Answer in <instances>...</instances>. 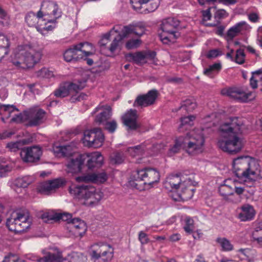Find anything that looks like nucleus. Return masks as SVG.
<instances>
[{
  "instance_id": "2eb2a0df",
  "label": "nucleus",
  "mask_w": 262,
  "mask_h": 262,
  "mask_svg": "<svg viewBox=\"0 0 262 262\" xmlns=\"http://www.w3.org/2000/svg\"><path fill=\"white\" fill-rule=\"evenodd\" d=\"M115 33H119L120 31L123 33L124 36H127L133 33L137 36H140L143 35L146 30V25L143 22L133 23L127 26L116 25L113 28Z\"/></svg>"
},
{
  "instance_id": "f257e3e1",
  "label": "nucleus",
  "mask_w": 262,
  "mask_h": 262,
  "mask_svg": "<svg viewBox=\"0 0 262 262\" xmlns=\"http://www.w3.org/2000/svg\"><path fill=\"white\" fill-rule=\"evenodd\" d=\"M242 122L238 117H230L220 126L221 136L217 146L223 151L233 155L239 152L244 146L242 139L239 137L241 134Z\"/></svg>"
},
{
  "instance_id": "338daca9",
  "label": "nucleus",
  "mask_w": 262,
  "mask_h": 262,
  "mask_svg": "<svg viewBox=\"0 0 262 262\" xmlns=\"http://www.w3.org/2000/svg\"><path fill=\"white\" fill-rule=\"evenodd\" d=\"M138 239L142 245L147 244L149 242L147 234L142 231L139 232Z\"/></svg>"
},
{
  "instance_id": "79ce46f5",
  "label": "nucleus",
  "mask_w": 262,
  "mask_h": 262,
  "mask_svg": "<svg viewBox=\"0 0 262 262\" xmlns=\"http://www.w3.org/2000/svg\"><path fill=\"white\" fill-rule=\"evenodd\" d=\"M26 142L24 140H19L16 142H11L7 144L8 148L11 151L15 152L19 149H23V147L25 144Z\"/></svg>"
},
{
  "instance_id": "49530a36",
  "label": "nucleus",
  "mask_w": 262,
  "mask_h": 262,
  "mask_svg": "<svg viewBox=\"0 0 262 262\" xmlns=\"http://www.w3.org/2000/svg\"><path fill=\"white\" fill-rule=\"evenodd\" d=\"M127 151L131 156L135 157L142 155L144 152V149L142 145H137L128 148Z\"/></svg>"
},
{
  "instance_id": "8fccbe9b",
  "label": "nucleus",
  "mask_w": 262,
  "mask_h": 262,
  "mask_svg": "<svg viewBox=\"0 0 262 262\" xmlns=\"http://www.w3.org/2000/svg\"><path fill=\"white\" fill-rule=\"evenodd\" d=\"M70 92L77 93L79 91L82 90L85 86V81H79L77 83L69 82Z\"/></svg>"
},
{
  "instance_id": "6e6d98bb",
  "label": "nucleus",
  "mask_w": 262,
  "mask_h": 262,
  "mask_svg": "<svg viewBox=\"0 0 262 262\" xmlns=\"http://www.w3.org/2000/svg\"><path fill=\"white\" fill-rule=\"evenodd\" d=\"M93 174L95 176L94 183H103L107 180L108 177L105 172L97 173H93Z\"/></svg>"
},
{
  "instance_id": "09e8293b",
  "label": "nucleus",
  "mask_w": 262,
  "mask_h": 262,
  "mask_svg": "<svg viewBox=\"0 0 262 262\" xmlns=\"http://www.w3.org/2000/svg\"><path fill=\"white\" fill-rule=\"evenodd\" d=\"M113 32H115L114 30H113V28L109 32L106 33L104 35L103 37L99 41V44L101 47V50L102 51H105V50H107V47H106L107 43L109 42L110 37L111 35V34Z\"/></svg>"
},
{
  "instance_id": "ddd939ff",
  "label": "nucleus",
  "mask_w": 262,
  "mask_h": 262,
  "mask_svg": "<svg viewBox=\"0 0 262 262\" xmlns=\"http://www.w3.org/2000/svg\"><path fill=\"white\" fill-rule=\"evenodd\" d=\"M104 141V136L100 128H95L84 133L83 143L88 147L99 148Z\"/></svg>"
},
{
  "instance_id": "6ab92c4d",
  "label": "nucleus",
  "mask_w": 262,
  "mask_h": 262,
  "mask_svg": "<svg viewBox=\"0 0 262 262\" xmlns=\"http://www.w3.org/2000/svg\"><path fill=\"white\" fill-rule=\"evenodd\" d=\"M159 93L156 89L149 91L146 94L138 95L136 98L133 106L135 107L143 108L154 104Z\"/></svg>"
},
{
  "instance_id": "a18cd8bd",
  "label": "nucleus",
  "mask_w": 262,
  "mask_h": 262,
  "mask_svg": "<svg viewBox=\"0 0 262 262\" xmlns=\"http://www.w3.org/2000/svg\"><path fill=\"white\" fill-rule=\"evenodd\" d=\"M38 78H50L54 76L53 72L46 68H43L35 72Z\"/></svg>"
},
{
  "instance_id": "f704fd0d",
  "label": "nucleus",
  "mask_w": 262,
  "mask_h": 262,
  "mask_svg": "<svg viewBox=\"0 0 262 262\" xmlns=\"http://www.w3.org/2000/svg\"><path fill=\"white\" fill-rule=\"evenodd\" d=\"M144 52H137L134 53H129L126 57L129 61H133L137 64L144 63L146 62Z\"/></svg>"
},
{
  "instance_id": "a19ab883",
  "label": "nucleus",
  "mask_w": 262,
  "mask_h": 262,
  "mask_svg": "<svg viewBox=\"0 0 262 262\" xmlns=\"http://www.w3.org/2000/svg\"><path fill=\"white\" fill-rule=\"evenodd\" d=\"M216 242L220 244L222 250L225 251H230L233 249V246L227 238L223 237H218L216 240Z\"/></svg>"
},
{
  "instance_id": "423d86ee",
  "label": "nucleus",
  "mask_w": 262,
  "mask_h": 262,
  "mask_svg": "<svg viewBox=\"0 0 262 262\" xmlns=\"http://www.w3.org/2000/svg\"><path fill=\"white\" fill-rule=\"evenodd\" d=\"M8 229L15 233L26 231L31 226L29 213L27 210H16L12 212L6 222Z\"/></svg>"
},
{
  "instance_id": "bb28decb",
  "label": "nucleus",
  "mask_w": 262,
  "mask_h": 262,
  "mask_svg": "<svg viewBox=\"0 0 262 262\" xmlns=\"http://www.w3.org/2000/svg\"><path fill=\"white\" fill-rule=\"evenodd\" d=\"M247 24L245 21H241L230 28L226 34L227 39L232 40L241 31L246 30Z\"/></svg>"
},
{
  "instance_id": "412c9836",
  "label": "nucleus",
  "mask_w": 262,
  "mask_h": 262,
  "mask_svg": "<svg viewBox=\"0 0 262 262\" xmlns=\"http://www.w3.org/2000/svg\"><path fill=\"white\" fill-rule=\"evenodd\" d=\"M42 154L41 148L33 146L24 148L20 151V157L25 162H35L39 160Z\"/></svg>"
},
{
  "instance_id": "7ed1b4c3",
  "label": "nucleus",
  "mask_w": 262,
  "mask_h": 262,
  "mask_svg": "<svg viewBox=\"0 0 262 262\" xmlns=\"http://www.w3.org/2000/svg\"><path fill=\"white\" fill-rule=\"evenodd\" d=\"M233 167L236 176L254 181L259 172V166L254 160L247 157H240L233 162Z\"/></svg>"
},
{
  "instance_id": "4c0bfd02",
  "label": "nucleus",
  "mask_w": 262,
  "mask_h": 262,
  "mask_svg": "<svg viewBox=\"0 0 262 262\" xmlns=\"http://www.w3.org/2000/svg\"><path fill=\"white\" fill-rule=\"evenodd\" d=\"M228 180L224 181V184L220 185L219 188V192L221 195L225 199H227L228 196L233 194V189L226 183Z\"/></svg>"
},
{
  "instance_id": "1a4fd4ad",
  "label": "nucleus",
  "mask_w": 262,
  "mask_h": 262,
  "mask_svg": "<svg viewBox=\"0 0 262 262\" xmlns=\"http://www.w3.org/2000/svg\"><path fill=\"white\" fill-rule=\"evenodd\" d=\"M204 142L202 131L193 130L184 137V149L189 155H196L203 151Z\"/></svg>"
},
{
  "instance_id": "f3484780",
  "label": "nucleus",
  "mask_w": 262,
  "mask_h": 262,
  "mask_svg": "<svg viewBox=\"0 0 262 262\" xmlns=\"http://www.w3.org/2000/svg\"><path fill=\"white\" fill-rule=\"evenodd\" d=\"M133 8L140 13L154 12L159 7L160 0H130Z\"/></svg>"
},
{
  "instance_id": "ea45409f",
  "label": "nucleus",
  "mask_w": 262,
  "mask_h": 262,
  "mask_svg": "<svg viewBox=\"0 0 262 262\" xmlns=\"http://www.w3.org/2000/svg\"><path fill=\"white\" fill-rule=\"evenodd\" d=\"M252 238L259 245L262 246V221L259 223L258 226L256 227L252 232Z\"/></svg>"
},
{
  "instance_id": "cd10ccee",
  "label": "nucleus",
  "mask_w": 262,
  "mask_h": 262,
  "mask_svg": "<svg viewBox=\"0 0 262 262\" xmlns=\"http://www.w3.org/2000/svg\"><path fill=\"white\" fill-rule=\"evenodd\" d=\"M241 212L238 213V217L242 221H246L252 220L254 215L255 211L253 207L249 204H245L242 206Z\"/></svg>"
},
{
  "instance_id": "4468645a",
  "label": "nucleus",
  "mask_w": 262,
  "mask_h": 262,
  "mask_svg": "<svg viewBox=\"0 0 262 262\" xmlns=\"http://www.w3.org/2000/svg\"><path fill=\"white\" fill-rule=\"evenodd\" d=\"M66 183L65 178L59 177L40 183L37 187V190L38 192L42 194L50 195L55 193L58 189L63 188Z\"/></svg>"
},
{
  "instance_id": "a878e982",
  "label": "nucleus",
  "mask_w": 262,
  "mask_h": 262,
  "mask_svg": "<svg viewBox=\"0 0 262 262\" xmlns=\"http://www.w3.org/2000/svg\"><path fill=\"white\" fill-rule=\"evenodd\" d=\"M45 255L37 259L38 262H62L64 260L62 253L58 250L53 252H47Z\"/></svg>"
},
{
  "instance_id": "393cba45",
  "label": "nucleus",
  "mask_w": 262,
  "mask_h": 262,
  "mask_svg": "<svg viewBox=\"0 0 262 262\" xmlns=\"http://www.w3.org/2000/svg\"><path fill=\"white\" fill-rule=\"evenodd\" d=\"M84 164L82 155H78L75 158L70 160L67 164V171L68 173H76L81 171Z\"/></svg>"
},
{
  "instance_id": "3c124183",
  "label": "nucleus",
  "mask_w": 262,
  "mask_h": 262,
  "mask_svg": "<svg viewBox=\"0 0 262 262\" xmlns=\"http://www.w3.org/2000/svg\"><path fill=\"white\" fill-rule=\"evenodd\" d=\"M195 119V117L192 115L187 117H182L181 119V123L179 127V129H181L184 126H191L193 125V121Z\"/></svg>"
},
{
  "instance_id": "20e7f679",
  "label": "nucleus",
  "mask_w": 262,
  "mask_h": 262,
  "mask_svg": "<svg viewBox=\"0 0 262 262\" xmlns=\"http://www.w3.org/2000/svg\"><path fill=\"white\" fill-rule=\"evenodd\" d=\"M69 192L76 198L85 200L90 205L97 204L103 197L102 192L91 185L70 187Z\"/></svg>"
},
{
  "instance_id": "9b49d317",
  "label": "nucleus",
  "mask_w": 262,
  "mask_h": 262,
  "mask_svg": "<svg viewBox=\"0 0 262 262\" xmlns=\"http://www.w3.org/2000/svg\"><path fill=\"white\" fill-rule=\"evenodd\" d=\"M88 48L92 49V46L87 42H80L74 45L64 52V59L67 62L78 61L82 59L84 56L92 55L93 53L91 51H88Z\"/></svg>"
},
{
  "instance_id": "dca6fc26",
  "label": "nucleus",
  "mask_w": 262,
  "mask_h": 262,
  "mask_svg": "<svg viewBox=\"0 0 262 262\" xmlns=\"http://www.w3.org/2000/svg\"><path fill=\"white\" fill-rule=\"evenodd\" d=\"M61 11L57 4L53 1H44L41 4L40 10L38 11L39 17L49 16L53 19L48 20L49 22H55L57 18L61 16Z\"/></svg>"
},
{
  "instance_id": "e2e57ef3",
  "label": "nucleus",
  "mask_w": 262,
  "mask_h": 262,
  "mask_svg": "<svg viewBox=\"0 0 262 262\" xmlns=\"http://www.w3.org/2000/svg\"><path fill=\"white\" fill-rule=\"evenodd\" d=\"M11 169L12 166L0 159V177H2L5 172L9 171Z\"/></svg>"
},
{
  "instance_id": "603ef678",
  "label": "nucleus",
  "mask_w": 262,
  "mask_h": 262,
  "mask_svg": "<svg viewBox=\"0 0 262 262\" xmlns=\"http://www.w3.org/2000/svg\"><path fill=\"white\" fill-rule=\"evenodd\" d=\"M95 176L93 173H88L76 178V180L78 182L94 183Z\"/></svg>"
},
{
  "instance_id": "c03bdc74",
  "label": "nucleus",
  "mask_w": 262,
  "mask_h": 262,
  "mask_svg": "<svg viewBox=\"0 0 262 262\" xmlns=\"http://www.w3.org/2000/svg\"><path fill=\"white\" fill-rule=\"evenodd\" d=\"M196 106V103L193 99H188L183 101L181 105V107H184L188 112L193 111Z\"/></svg>"
},
{
  "instance_id": "c9c22d12",
  "label": "nucleus",
  "mask_w": 262,
  "mask_h": 262,
  "mask_svg": "<svg viewBox=\"0 0 262 262\" xmlns=\"http://www.w3.org/2000/svg\"><path fill=\"white\" fill-rule=\"evenodd\" d=\"M69 82H66L61 84L54 92V95L57 97H65L70 93Z\"/></svg>"
},
{
  "instance_id": "13d9d810",
  "label": "nucleus",
  "mask_w": 262,
  "mask_h": 262,
  "mask_svg": "<svg viewBox=\"0 0 262 262\" xmlns=\"http://www.w3.org/2000/svg\"><path fill=\"white\" fill-rule=\"evenodd\" d=\"M58 221L62 220L67 222V226L70 223L73 221L74 219L72 218V214L68 213H58Z\"/></svg>"
},
{
  "instance_id": "b1692460",
  "label": "nucleus",
  "mask_w": 262,
  "mask_h": 262,
  "mask_svg": "<svg viewBox=\"0 0 262 262\" xmlns=\"http://www.w3.org/2000/svg\"><path fill=\"white\" fill-rule=\"evenodd\" d=\"M102 109V112L96 115L95 119V121L99 124L105 123L112 115V108L110 105L98 106L96 108V112Z\"/></svg>"
},
{
  "instance_id": "2f4dec72",
  "label": "nucleus",
  "mask_w": 262,
  "mask_h": 262,
  "mask_svg": "<svg viewBox=\"0 0 262 262\" xmlns=\"http://www.w3.org/2000/svg\"><path fill=\"white\" fill-rule=\"evenodd\" d=\"M117 33V36L114 38L110 46L107 48V50L110 53V55H113L115 52L119 48L120 42L126 37V36H124L123 33L121 32V31Z\"/></svg>"
},
{
  "instance_id": "c756f323",
  "label": "nucleus",
  "mask_w": 262,
  "mask_h": 262,
  "mask_svg": "<svg viewBox=\"0 0 262 262\" xmlns=\"http://www.w3.org/2000/svg\"><path fill=\"white\" fill-rule=\"evenodd\" d=\"M42 18L43 17H39L38 12L36 14L34 12H29L26 15L25 21L29 27L38 28L41 26L39 24V20Z\"/></svg>"
},
{
  "instance_id": "f03ea898",
  "label": "nucleus",
  "mask_w": 262,
  "mask_h": 262,
  "mask_svg": "<svg viewBox=\"0 0 262 262\" xmlns=\"http://www.w3.org/2000/svg\"><path fill=\"white\" fill-rule=\"evenodd\" d=\"M160 178V173L156 169L147 167L133 171L129 183L141 191L153 187L155 184L159 183Z\"/></svg>"
},
{
  "instance_id": "39448f33",
  "label": "nucleus",
  "mask_w": 262,
  "mask_h": 262,
  "mask_svg": "<svg viewBox=\"0 0 262 262\" xmlns=\"http://www.w3.org/2000/svg\"><path fill=\"white\" fill-rule=\"evenodd\" d=\"M42 55L40 50L26 46L24 50H20L18 59L13 60L12 63L18 68L25 69L32 68L40 61Z\"/></svg>"
},
{
  "instance_id": "4d7b16f0",
  "label": "nucleus",
  "mask_w": 262,
  "mask_h": 262,
  "mask_svg": "<svg viewBox=\"0 0 262 262\" xmlns=\"http://www.w3.org/2000/svg\"><path fill=\"white\" fill-rule=\"evenodd\" d=\"M4 109V112L5 114H8L7 118L10 117V115L11 113L14 112L15 111H18V109L15 107V106L13 105H5V104H1L0 105V109Z\"/></svg>"
},
{
  "instance_id": "e433bc0d",
  "label": "nucleus",
  "mask_w": 262,
  "mask_h": 262,
  "mask_svg": "<svg viewBox=\"0 0 262 262\" xmlns=\"http://www.w3.org/2000/svg\"><path fill=\"white\" fill-rule=\"evenodd\" d=\"M222 66L220 63H215L210 66L204 71V74L210 78H214V76L221 70Z\"/></svg>"
},
{
  "instance_id": "de8ad7c7",
  "label": "nucleus",
  "mask_w": 262,
  "mask_h": 262,
  "mask_svg": "<svg viewBox=\"0 0 262 262\" xmlns=\"http://www.w3.org/2000/svg\"><path fill=\"white\" fill-rule=\"evenodd\" d=\"M185 225L184 226V229L186 232L191 234L193 232L194 229V221L189 216H187L185 219Z\"/></svg>"
},
{
  "instance_id": "bf43d9fd",
  "label": "nucleus",
  "mask_w": 262,
  "mask_h": 262,
  "mask_svg": "<svg viewBox=\"0 0 262 262\" xmlns=\"http://www.w3.org/2000/svg\"><path fill=\"white\" fill-rule=\"evenodd\" d=\"M245 53L243 49H238L236 52L235 61L238 64H243L245 61Z\"/></svg>"
},
{
  "instance_id": "72a5a7b5",
  "label": "nucleus",
  "mask_w": 262,
  "mask_h": 262,
  "mask_svg": "<svg viewBox=\"0 0 262 262\" xmlns=\"http://www.w3.org/2000/svg\"><path fill=\"white\" fill-rule=\"evenodd\" d=\"M87 258L83 254L78 252H72L64 258L62 262H86Z\"/></svg>"
},
{
  "instance_id": "7c9ffc66",
  "label": "nucleus",
  "mask_w": 262,
  "mask_h": 262,
  "mask_svg": "<svg viewBox=\"0 0 262 262\" xmlns=\"http://www.w3.org/2000/svg\"><path fill=\"white\" fill-rule=\"evenodd\" d=\"M184 137L180 136L174 140V144L169 149L168 154L172 156L179 152L182 148H184Z\"/></svg>"
},
{
  "instance_id": "37998d69",
  "label": "nucleus",
  "mask_w": 262,
  "mask_h": 262,
  "mask_svg": "<svg viewBox=\"0 0 262 262\" xmlns=\"http://www.w3.org/2000/svg\"><path fill=\"white\" fill-rule=\"evenodd\" d=\"M58 213L45 212L41 214V218L47 223H52L58 221Z\"/></svg>"
},
{
  "instance_id": "864d4df0",
  "label": "nucleus",
  "mask_w": 262,
  "mask_h": 262,
  "mask_svg": "<svg viewBox=\"0 0 262 262\" xmlns=\"http://www.w3.org/2000/svg\"><path fill=\"white\" fill-rule=\"evenodd\" d=\"M10 46V41L8 37L0 33V49L4 51L5 49L8 50V49Z\"/></svg>"
},
{
  "instance_id": "473e14b6",
  "label": "nucleus",
  "mask_w": 262,
  "mask_h": 262,
  "mask_svg": "<svg viewBox=\"0 0 262 262\" xmlns=\"http://www.w3.org/2000/svg\"><path fill=\"white\" fill-rule=\"evenodd\" d=\"M32 179L29 176H25L16 178L12 183V187L14 189L16 188H26L31 183Z\"/></svg>"
},
{
  "instance_id": "69168bd1",
  "label": "nucleus",
  "mask_w": 262,
  "mask_h": 262,
  "mask_svg": "<svg viewBox=\"0 0 262 262\" xmlns=\"http://www.w3.org/2000/svg\"><path fill=\"white\" fill-rule=\"evenodd\" d=\"M144 56H145V59H148L149 60H152V63L155 64H157L156 62L157 59L156 58V53L155 51H147L146 52H144Z\"/></svg>"
},
{
  "instance_id": "9d476101",
  "label": "nucleus",
  "mask_w": 262,
  "mask_h": 262,
  "mask_svg": "<svg viewBox=\"0 0 262 262\" xmlns=\"http://www.w3.org/2000/svg\"><path fill=\"white\" fill-rule=\"evenodd\" d=\"M89 252L91 258L98 262H110L114 257V249L106 243H94L90 246Z\"/></svg>"
},
{
  "instance_id": "0eeeda50",
  "label": "nucleus",
  "mask_w": 262,
  "mask_h": 262,
  "mask_svg": "<svg viewBox=\"0 0 262 262\" xmlns=\"http://www.w3.org/2000/svg\"><path fill=\"white\" fill-rule=\"evenodd\" d=\"M46 112L42 109L34 107L19 114L11 119V122H21L24 120H28L27 125L30 126L39 125L46 120Z\"/></svg>"
},
{
  "instance_id": "052dcab7",
  "label": "nucleus",
  "mask_w": 262,
  "mask_h": 262,
  "mask_svg": "<svg viewBox=\"0 0 262 262\" xmlns=\"http://www.w3.org/2000/svg\"><path fill=\"white\" fill-rule=\"evenodd\" d=\"M141 42V40L139 39H130L126 42L125 47L128 50L136 48L140 46Z\"/></svg>"
},
{
  "instance_id": "a211bd4d",
  "label": "nucleus",
  "mask_w": 262,
  "mask_h": 262,
  "mask_svg": "<svg viewBox=\"0 0 262 262\" xmlns=\"http://www.w3.org/2000/svg\"><path fill=\"white\" fill-rule=\"evenodd\" d=\"M66 228L69 235L73 238H81L86 233L87 226L85 223L79 218H74Z\"/></svg>"
},
{
  "instance_id": "5701e85b",
  "label": "nucleus",
  "mask_w": 262,
  "mask_h": 262,
  "mask_svg": "<svg viewBox=\"0 0 262 262\" xmlns=\"http://www.w3.org/2000/svg\"><path fill=\"white\" fill-rule=\"evenodd\" d=\"M181 189L180 192V197L184 200H189L192 198L195 189L194 186L191 185L190 179L185 180L180 185Z\"/></svg>"
},
{
  "instance_id": "774afa93",
  "label": "nucleus",
  "mask_w": 262,
  "mask_h": 262,
  "mask_svg": "<svg viewBox=\"0 0 262 262\" xmlns=\"http://www.w3.org/2000/svg\"><path fill=\"white\" fill-rule=\"evenodd\" d=\"M113 162L116 164H120L123 161V154L120 152H116L111 157Z\"/></svg>"
},
{
  "instance_id": "0e129e2a",
  "label": "nucleus",
  "mask_w": 262,
  "mask_h": 262,
  "mask_svg": "<svg viewBox=\"0 0 262 262\" xmlns=\"http://www.w3.org/2000/svg\"><path fill=\"white\" fill-rule=\"evenodd\" d=\"M3 262H24L20 260L18 257L14 254H9L6 256Z\"/></svg>"
},
{
  "instance_id": "f8f14e48",
  "label": "nucleus",
  "mask_w": 262,
  "mask_h": 262,
  "mask_svg": "<svg viewBox=\"0 0 262 262\" xmlns=\"http://www.w3.org/2000/svg\"><path fill=\"white\" fill-rule=\"evenodd\" d=\"M221 93L223 95L227 96L240 102H247L253 100L255 98L254 93L251 92H246L241 87L233 86L225 88L221 91Z\"/></svg>"
},
{
  "instance_id": "6e6552de",
  "label": "nucleus",
  "mask_w": 262,
  "mask_h": 262,
  "mask_svg": "<svg viewBox=\"0 0 262 262\" xmlns=\"http://www.w3.org/2000/svg\"><path fill=\"white\" fill-rule=\"evenodd\" d=\"M180 21L173 17H169L163 20L161 25L162 32L159 35L161 40L165 44L174 42L179 36L177 30Z\"/></svg>"
},
{
  "instance_id": "4be33fe9",
  "label": "nucleus",
  "mask_w": 262,
  "mask_h": 262,
  "mask_svg": "<svg viewBox=\"0 0 262 262\" xmlns=\"http://www.w3.org/2000/svg\"><path fill=\"white\" fill-rule=\"evenodd\" d=\"M82 157L83 162L86 161V166L89 169L98 168L103 163V157L99 152L83 154Z\"/></svg>"
},
{
  "instance_id": "aec40b11",
  "label": "nucleus",
  "mask_w": 262,
  "mask_h": 262,
  "mask_svg": "<svg viewBox=\"0 0 262 262\" xmlns=\"http://www.w3.org/2000/svg\"><path fill=\"white\" fill-rule=\"evenodd\" d=\"M138 118L137 110L130 109L121 117V120L128 130H135L141 127L140 123L138 121Z\"/></svg>"
},
{
  "instance_id": "58836bf2",
  "label": "nucleus",
  "mask_w": 262,
  "mask_h": 262,
  "mask_svg": "<svg viewBox=\"0 0 262 262\" xmlns=\"http://www.w3.org/2000/svg\"><path fill=\"white\" fill-rule=\"evenodd\" d=\"M54 150L55 152L61 154L62 156L65 157L71 156L73 152V147L70 145L56 146L54 148Z\"/></svg>"
},
{
  "instance_id": "c85d7f7f",
  "label": "nucleus",
  "mask_w": 262,
  "mask_h": 262,
  "mask_svg": "<svg viewBox=\"0 0 262 262\" xmlns=\"http://www.w3.org/2000/svg\"><path fill=\"white\" fill-rule=\"evenodd\" d=\"M181 179L179 174H172L166 178L164 183V187L167 189H178L180 188Z\"/></svg>"
},
{
  "instance_id": "5fc2aeb1",
  "label": "nucleus",
  "mask_w": 262,
  "mask_h": 262,
  "mask_svg": "<svg viewBox=\"0 0 262 262\" xmlns=\"http://www.w3.org/2000/svg\"><path fill=\"white\" fill-rule=\"evenodd\" d=\"M103 125H104L105 129L110 133H114L117 127V122L115 120L107 121Z\"/></svg>"
},
{
  "instance_id": "680f3d73",
  "label": "nucleus",
  "mask_w": 262,
  "mask_h": 262,
  "mask_svg": "<svg viewBox=\"0 0 262 262\" xmlns=\"http://www.w3.org/2000/svg\"><path fill=\"white\" fill-rule=\"evenodd\" d=\"M228 16V13L224 9H220L216 11L214 14V18L216 19L217 23L220 24V20Z\"/></svg>"
}]
</instances>
